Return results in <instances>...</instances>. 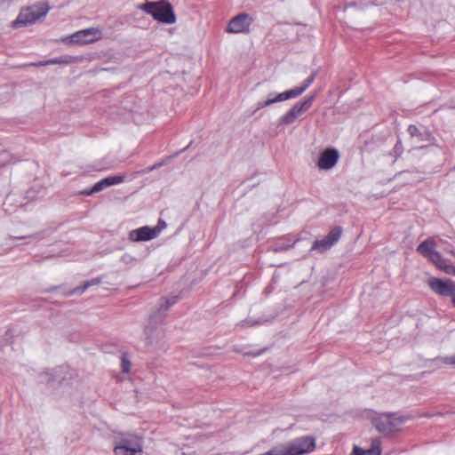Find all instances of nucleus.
I'll return each mask as SVG.
<instances>
[{
  "label": "nucleus",
  "mask_w": 455,
  "mask_h": 455,
  "mask_svg": "<svg viewBox=\"0 0 455 455\" xmlns=\"http://www.w3.org/2000/svg\"><path fill=\"white\" fill-rule=\"evenodd\" d=\"M114 452L116 455H141L142 438L128 432H119L114 435Z\"/></svg>",
  "instance_id": "nucleus-1"
},
{
  "label": "nucleus",
  "mask_w": 455,
  "mask_h": 455,
  "mask_svg": "<svg viewBox=\"0 0 455 455\" xmlns=\"http://www.w3.org/2000/svg\"><path fill=\"white\" fill-rule=\"evenodd\" d=\"M140 9L160 23L170 25L175 23L177 20L173 7L168 0L146 1L140 5Z\"/></svg>",
  "instance_id": "nucleus-2"
},
{
  "label": "nucleus",
  "mask_w": 455,
  "mask_h": 455,
  "mask_svg": "<svg viewBox=\"0 0 455 455\" xmlns=\"http://www.w3.org/2000/svg\"><path fill=\"white\" fill-rule=\"evenodd\" d=\"M51 7L47 2H38L20 10L17 19L12 22L13 28L27 26L44 18Z\"/></svg>",
  "instance_id": "nucleus-3"
},
{
  "label": "nucleus",
  "mask_w": 455,
  "mask_h": 455,
  "mask_svg": "<svg viewBox=\"0 0 455 455\" xmlns=\"http://www.w3.org/2000/svg\"><path fill=\"white\" fill-rule=\"evenodd\" d=\"M395 413L388 412L386 414L387 419L380 418L374 419L372 423L376 429L385 436H392L399 431L398 426L404 423L408 418L399 416L395 418Z\"/></svg>",
  "instance_id": "nucleus-4"
},
{
  "label": "nucleus",
  "mask_w": 455,
  "mask_h": 455,
  "mask_svg": "<svg viewBox=\"0 0 455 455\" xmlns=\"http://www.w3.org/2000/svg\"><path fill=\"white\" fill-rule=\"evenodd\" d=\"M101 37V30L96 28H89L62 38V42L68 44H88L100 40Z\"/></svg>",
  "instance_id": "nucleus-5"
},
{
  "label": "nucleus",
  "mask_w": 455,
  "mask_h": 455,
  "mask_svg": "<svg viewBox=\"0 0 455 455\" xmlns=\"http://www.w3.org/2000/svg\"><path fill=\"white\" fill-rule=\"evenodd\" d=\"M316 93L308 96L303 100L296 102L292 108L278 119L279 124H291L303 113L307 112L313 105Z\"/></svg>",
  "instance_id": "nucleus-6"
},
{
  "label": "nucleus",
  "mask_w": 455,
  "mask_h": 455,
  "mask_svg": "<svg viewBox=\"0 0 455 455\" xmlns=\"http://www.w3.org/2000/svg\"><path fill=\"white\" fill-rule=\"evenodd\" d=\"M289 455H303L311 452L315 448V439L312 436L306 435L298 437L291 442L287 443Z\"/></svg>",
  "instance_id": "nucleus-7"
},
{
  "label": "nucleus",
  "mask_w": 455,
  "mask_h": 455,
  "mask_svg": "<svg viewBox=\"0 0 455 455\" xmlns=\"http://www.w3.org/2000/svg\"><path fill=\"white\" fill-rule=\"evenodd\" d=\"M427 284L430 290L439 296L448 297L455 294V283L451 279L430 277Z\"/></svg>",
  "instance_id": "nucleus-8"
},
{
  "label": "nucleus",
  "mask_w": 455,
  "mask_h": 455,
  "mask_svg": "<svg viewBox=\"0 0 455 455\" xmlns=\"http://www.w3.org/2000/svg\"><path fill=\"white\" fill-rule=\"evenodd\" d=\"M251 22L252 18L248 13L241 12L229 20L226 31L233 34L247 33Z\"/></svg>",
  "instance_id": "nucleus-9"
},
{
  "label": "nucleus",
  "mask_w": 455,
  "mask_h": 455,
  "mask_svg": "<svg viewBox=\"0 0 455 455\" xmlns=\"http://www.w3.org/2000/svg\"><path fill=\"white\" fill-rule=\"evenodd\" d=\"M124 180V175H113L106 177L100 181L96 182L91 188L84 189L80 192V195L83 196H92L98 192L102 191L103 189L120 184Z\"/></svg>",
  "instance_id": "nucleus-10"
},
{
  "label": "nucleus",
  "mask_w": 455,
  "mask_h": 455,
  "mask_svg": "<svg viewBox=\"0 0 455 455\" xmlns=\"http://www.w3.org/2000/svg\"><path fill=\"white\" fill-rule=\"evenodd\" d=\"M339 159V153L334 148H328L321 152L317 166L321 170H330L333 168Z\"/></svg>",
  "instance_id": "nucleus-11"
},
{
  "label": "nucleus",
  "mask_w": 455,
  "mask_h": 455,
  "mask_svg": "<svg viewBox=\"0 0 455 455\" xmlns=\"http://www.w3.org/2000/svg\"><path fill=\"white\" fill-rule=\"evenodd\" d=\"M158 235L159 228H152L148 226H144L131 230L129 233V239L133 242H146L157 237Z\"/></svg>",
  "instance_id": "nucleus-12"
},
{
  "label": "nucleus",
  "mask_w": 455,
  "mask_h": 455,
  "mask_svg": "<svg viewBox=\"0 0 455 455\" xmlns=\"http://www.w3.org/2000/svg\"><path fill=\"white\" fill-rule=\"evenodd\" d=\"M408 133L412 139H416L417 142H427V145H431L435 141V138L431 132L424 126H417L415 124H410L407 129Z\"/></svg>",
  "instance_id": "nucleus-13"
},
{
  "label": "nucleus",
  "mask_w": 455,
  "mask_h": 455,
  "mask_svg": "<svg viewBox=\"0 0 455 455\" xmlns=\"http://www.w3.org/2000/svg\"><path fill=\"white\" fill-rule=\"evenodd\" d=\"M380 441L374 439L371 443V446L369 449H363L359 446L355 445L353 448L352 455H380Z\"/></svg>",
  "instance_id": "nucleus-14"
},
{
  "label": "nucleus",
  "mask_w": 455,
  "mask_h": 455,
  "mask_svg": "<svg viewBox=\"0 0 455 455\" xmlns=\"http://www.w3.org/2000/svg\"><path fill=\"white\" fill-rule=\"evenodd\" d=\"M435 242L432 238H428L418 245L417 251L429 260L432 254L437 252V251L435 250Z\"/></svg>",
  "instance_id": "nucleus-15"
},
{
  "label": "nucleus",
  "mask_w": 455,
  "mask_h": 455,
  "mask_svg": "<svg viewBox=\"0 0 455 455\" xmlns=\"http://www.w3.org/2000/svg\"><path fill=\"white\" fill-rule=\"evenodd\" d=\"M102 282L101 277H95L91 280L84 281L81 285L75 287L74 289L70 290L67 295H81L83 294L89 287L99 285Z\"/></svg>",
  "instance_id": "nucleus-16"
},
{
  "label": "nucleus",
  "mask_w": 455,
  "mask_h": 455,
  "mask_svg": "<svg viewBox=\"0 0 455 455\" xmlns=\"http://www.w3.org/2000/svg\"><path fill=\"white\" fill-rule=\"evenodd\" d=\"M75 58L69 55H64L60 57H56L53 59L47 60L45 61H39L38 63H33L34 66H46V65H53V64H60V65H68L74 62Z\"/></svg>",
  "instance_id": "nucleus-17"
},
{
  "label": "nucleus",
  "mask_w": 455,
  "mask_h": 455,
  "mask_svg": "<svg viewBox=\"0 0 455 455\" xmlns=\"http://www.w3.org/2000/svg\"><path fill=\"white\" fill-rule=\"evenodd\" d=\"M302 89L303 88L297 86L292 89L287 90L285 92L277 93L276 94L277 100L280 102V101H284L287 100L297 98L303 93Z\"/></svg>",
  "instance_id": "nucleus-18"
},
{
  "label": "nucleus",
  "mask_w": 455,
  "mask_h": 455,
  "mask_svg": "<svg viewBox=\"0 0 455 455\" xmlns=\"http://www.w3.org/2000/svg\"><path fill=\"white\" fill-rule=\"evenodd\" d=\"M191 144H192V141H191V142H190V143H189L186 148H182L181 150H180V151L176 152L174 155L166 157L165 159H163L162 161H160V162H158V163H156V164H154L153 165H151V166L148 167V168L145 170V172H152V171H154V170H156V169H158V168H160V167L164 166V164H167V162H168L170 159H172V158H173V157H176V156H178L179 155H180L181 153L185 152V151H186V150H187V149L191 146Z\"/></svg>",
  "instance_id": "nucleus-19"
},
{
  "label": "nucleus",
  "mask_w": 455,
  "mask_h": 455,
  "mask_svg": "<svg viewBox=\"0 0 455 455\" xmlns=\"http://www.w3.org/2000/svg\"><path fill=\"white\" fill-rule=\"evenodd\" d=\"M343 233V228L340 226H335L333 228L330 230V232L325 235L330 243L333 246L336 243L339 242Z\"/></svg>",
  "instance_id": "nucleus-20"
},
{
  "label": "nucleus",
  "mask_w": 455,
  "mask_h": 455,
  "mask_svg": "<svg viewBox=\"0 0 455 455\" xmlns=\"http://www.w3.org/2000/svg\"><path fill=\"white\" fill-rule=\"evenodd\" d=\"M331 247H332V245L330 243V242L324 236L321 240H315L312 244L311 250L318 251L319 252H324V251L330 250Z\"/></svg>",
  "instance_id": "nucleus-21"
},
{
  "label": "nucleus",
  "mask_w": 455,
  "mask_h": 455,
  "mask_svg": "<svg viewBox=\"0 0 455 455\" xmlns=\"http://www.w3.org/2000/svg\"><path fill=\"white\" fill-rule=\"evenodd\" d=\"M289 449L287 443H280L273 447L263 455H289Z\"/></svg>",
  "instance_id": "nucleus-22"
},
{
  "label": "nucleus",
  "mask_w": 455,
  "mask_h": 455,
  "mask_svg": "<svg viewBox=\"0 0 455 455\" xmlns=\"http://www.w3.org/2000/svg\"><path fill=\"white\" fill-rule=\"evenodd\" d=\"M403 153V147L400 138L397 139L393 149L389 152L391 156H394L395 162Z\"/></svg>",
  "instance_id": "nucleus-23"
},
{
  "label": "nucleus",
  "mask_w": 455,
  "mask_h": 455,
  "mask_svg": "<svg viewBox=\"0 0 455 455\" xmlns=\"http://www.w3.org/2000/svg\"><path fill=\"white\" fill-rule=\"evenodd\" d=\"M163 302L160 305L159 311H167L172 306L176 304L179 300L178 296H172L171 298L161 299Z\"/></svg>",
  "instance_id": "nucleus-24"
},
{
  "label": "nucleus",
  "mask_w": 455,
  "mask_h": 455,
  "mask_svg": "<svg viewBox=\"0 0 455 455\" xmlns=\"http://www.w3.org/2000/svg\"><path fill=\"white\" fill-rule=\"evenodd\" d=\"M429 261H431L437 268H441L443 263L446 262V259H443L442 254L437 251L436 253H433L431 258L429 259Z\"/></svg>",
  "instance_id": "nucleus-25"
},
{
  "label": "nucleus",
  "mask_w": 455,
  "mask_h": 455,
  "mask_svg": "<svg viewBox=\"0 0 455 455\" xmlns=\"http://www.w3.org/2000/svg\"><path fill=\"white\" fill-rule=\"evenodd\" d=\"M271 96H272V94H269L267 100H266L264 101H259L257 103L256 110L261 109V108H266L267 106H270V105H272L274 103L279 102L278 100H277L276 95L275 97H271Z\"/></svg>",
  "instance_id": "nucleus-26"
},
{
  "label": "nucleus",
  "mask_w": 455,
  "mask_h": 455,
  "mask_svg": "<svg viewBox=\"0 0 455 455\" xmlns=\"http://www.w3.org/2000/svg\"><path fill=\"white\" fill-rule=\"evenodd\" d=\"M315 76H316V72H313L307 79H305L302 82V84L299 85V87L303 88L302 89L303 92L314 83Z\"/></svg>",
  "instance_id": "nucleus-27"
},
{
  "label": "nucleus",
  "mask_w": 455,
  "mask_h": 455,
  "mask_svg": "<svg viewBox=\"0 0 455 455\" xmlns=\"http://www.w3.org/2000/svg\"><path fill=\"white\" fill-rule=\"evenodd\" d=\"M292 245L293 243H277L273 248V251L275 252L283 251L292 247Z\"/></svg>",
  "instance_id": "nucleus-28"
},
{
  "label": "nucleus",
  "mask_w": 455,
  "mask_h": 455,
  "mask_svg": "<svg viewBox=\"0 0 455 455\" xmlns=\"http://www.w3.org/2000/svg\"><path fill=\"white\" fill-rule=\"evenodd\" d=\"M121 367L123 372H129L131 368V362L130 360L125 356V355H122V361H121Z\"/></svg>",
  "instance_id": "nucleus-29"
},
{
  "label": "nucleus",
  "mask_w": 455,
  "mask_h": 455,
  "mask_svg": "<svg viewBox=\"0 0 455 455\" xmlns=\"http://www.w3.org/2000/svg\"><path fill=\"white\" fill-rule=\"evenodd\" d=\"M440 269L447 275H455V267L447 262L443 263Z\"/></svg>",
  "instance_id": "nucleus-30"
},
{
  "label": "nucleus",
  "mask_w": 455,
  "mask_h": 455,
  "mask_svg": "<svg viewBox=\"0 0 455 455\" xmlns=\"http://www.w3.org/2000/svg\"><path fill=\"white\" fill-rule=\"evenodd\" d=\"M121 261L126 265L132 264L135 261V258L128 253H124L121 257Z\"/></svg>",
  "instance_id": "nucleus-31"
},
{
  "label": "nucleus",
  "mask_w": 455,
  "mask_h": 455,
  "mask_svg": "<svg viewBox=\"0 0 455 455\" xmlns=\"http://www.w3.org/2000/svg\"><path fill=\"white\" fill-rule=\"evenodd\" d=\"M91 167H92V170L97 171V172H100V171L108 169V167L106 165H104L101 162L96 163L93 165H92Z\"/></svg>",
  "instance_id": "nucleus-32"
},
{
  "label": "nucleus",
  "mask_w": 455,
  "mask_h": 455,
  "mask_svg": "<svg viewBox=\"0 0 455 455\" xmlns=\"http://www.w3.org/2000/svg\"><path fill=\"white\" fill-rule=\"evenodd\" d=\"M166 226L167 225H166L165 221L160 219L157 222V225L156 227H154L153 228H159V233H160L162 231V229L166 228Z\"/></svg>",
  "instance_id": "nucleus-33"
},
{
  "label": "nucleus",
  "mask_w": 455,
  "mask_h": 455,
  "mask_svg": "<svg viewBox=\"0 0 455 455\" xmlns=\"http://www.w3.org/2000/svg\"><path fill=\"white\" fill-rule=\"evenodd\" d=\"M443 362L446 364H454L455 365V355L449 357H444Z\"/></svg>",
  "instance_id": "nucleus-34"
},
{
  "label": "nucleus",
  "mask_w": 455,
  "mask_h": 455,
  "mask_svg": "<svg viewBox=\"0 0 455 455\" xmlns=\"http://www.w3.org/2000/svg\"><path fill=\"white\" fill-rule=\"evenodd\" d=\"M245 323H246V325H248V326H254V325L261 324L262 322H260V321L252 322L251 320H246Z\"/></svg>",
  "instance_id": "nucleus-35"
},
{
  "label": "nucleus",
  "mask_w": 455,
  "mask_h": 455,
  "mask_svg": "<svg viewBox=\"0 0 455 455\" xmlns=\"http://www.w3.org/2000/svg\"><path fill=\"white\" fill-rule=\"evenodd\" d=\"M448 297L451 298L452 304L455 307V294L454 295H449Z\"/></svg>",
  "instance_id": "nucleus-36"
},
{
  "label": "nucleus",
  "mask_w": 455,
  "mask_h": 455,
  "mask_svg": "<svg viewBox=\"0 0 455 455\" xmlns=\"http://www.w3.org/2000/svg\"><path fill=\"white\" fill-rule=\"evenodd\" d=\"M35 235H28V236H21V237H16L17 239H25L27 237H34Z\"/></svg>",
  "instance_id": "nucleus-37"
},
{
  "label": "nucleus",
  "mask_w": 455,
  "mask_h": 455,
  "mask_svg": "<svg viewBox=\"0 0 455 455\" xmlns=\"http://www.w3.org/2000/svg\"><path fill=\"white\" fill-rule=\"evenodd\" d=\"M148 344H152V340L149 339V337H147Z\"/></svg>",
  "instance_id": "nucleus-38"
},
{
  "label": "nucleus",
  "mask_w": 455,
  "mask_h": 455,
  "mask_svg": "<svg viewBox=\"0 0 455 455\" xmlns=\"http://www.w3.org/2000/svg\"><path fill=\"white\" fill-rule=\"evenodd\" d=\"M403 172H397V173L395 175V177H396V176H398V175H401V174H403Z\"/></svg>",
  "instance_id": "nucleus-39"
},
{
  "label": "nucleus",
  "mask_w": 455,
  "mask_h": 455,
  "mask_svg": "<svg viewBox=\"0 0 455 455\" xmlns=\"http://www.w3.org/2000/svg\"><path fill=\"white\" fill-rule=\"evenodd\" d=\"M426 147H427V145H420V146H419V148H426Z\"/></svg>",
  "instance_id": "nucleus-40"
},
{
  "label": "nucleus",
  "mask_w": 455,
  "mask_h": 455,
  "mask_svg": "<svg viewBox=\"0 0 455 455\" xmlns=\"http://www.w3.org/2000/svg\"><path fill=\"white\" fill-rule=\"evenodd\" d=\"M260 354H261V352H259V353L253 354V355L256 356V355H259Z\"/></svg>",
  "instance_id": "nucleus-41"
},
{
  "label": "nucleus",
  "mask_w": 455,
  "mask_h": 455,
  "mask_svg": "<svg viewBox=\"0 0 455 455\" xmlns=\"http://www.w3.org/2000/svg\"><path fill=\"white\" fill-rule=\"evenodd\" d=\"M265 291H266V292H268V291H269V289L266 288V289H265Z\"/></svg>",
  "instance_id": "nucleus-42"
}]
</instances>
